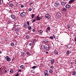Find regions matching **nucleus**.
I'll use <instances>...</instances> for the list:
<instances>
[{"label": "nucleus", "mask_w": 76, "mask_h": 76, "mask_svg": "<svg viewBox=\"0 0 76 76\" xmlns=\"http://www.w3.org/2000/svg\"><path fill=\"white\" fill-rule=\"evenodd\" d=\"M25 15H26L25 13L24 12H23L20 14V16L21 18H23L25 17Z\"/></svg>", "instance_id": "f257e3e1"}, {"label": "nucleus", "mask_w": 76, "mask_h": 76, "mask_svg": "<svg viewBox=\"0 0 76 76\" xmlns=\"http://www.w3.org/2000/svg\"><path fill=\"white\" fill-rule=\"evenodd\" d=\"M5 59L7 61H10L11 60V59L10 58H9V57L8 56H6L5 57Z\"/></svg>", "instance_id": "f03ea898"}, {"label": "nucleus", "mask_w": 76, "mask_h": 76, "mask_svg": "<svg viewBox=\"0 0 76 76\" xmlns=\"http://www.w3.org/2000/svg\"><path fill=\"white\" fill-rule=\"evenodd\" d=\"M50 48V46L46 44L45 45V50H48Z\"/></svg>", "instance_id": "7ed1b4c3"}, {"label": "nucleus", "mask_w": 76, "mask_h": 76, "mask_svg": "<svg viewBox=\"0 0 76 76\" xmlns=\"http://www.w3.org/2000/svg\"><path fill=\"white\" fill-rule=\"evenodd\" d=\"M56 16L58 18L60 19L61 17V14H60V13L58 12L56 14Z\"/></svg>", "instance_id": "20e7f679"}, {"label": "nucleus", "mask_w": 76, "mask_h": 76, "mask_svg": "<svg viewBox=\"0 0 76 76\" xmlns=\"http://www.w3.org/2000/svg\"><path fill=\"white\" fill-rule=\"evenodd\" d=\"M45 18H47V19H50V14L48 13L46 14L45 15Z\"/></svg>", "instance_id": "39448f33"}, {"label": "nucleus", "mask_w": 76, "mask_h": 76, "mask_svg": "<svg viewBox=\"0 0 76 76\" xmlns=\"http://www.w3.org/2000/svg\"><path fill=\"white\" fill-rule=\"evenodd\" d=\"M42 19V18H41V17H39L38 15L36 17V19L37 20H39L40 19Z\"/></svg>", "instance_id": "423d86ee"}, {"label": "nucleus", "mask_w": 76, "mask_h": 76, "mask_svg": "<svg viewBox=\"0 0 76 76\" xmlns=\"http://www.w3.org/2000/svg\"><path fill=\"white\" fill-rule=\"evenodd\" d=\"M67 3V2L66 1L61 2V4L62 6H64Z\"/></svg>", "instance_id": "0eeeda50"}, {"label": "nucleus", "mask_w": 76, "mask_h": 76, "mask_svg": "<svg viewBox=\"0 0 76 76\" xmlns=\"http://www.w3.org/2000/svg\"><path fill=\"white\" fill-rule=\"evenodd\" d=\"M71 6H70L68 4H67L65 6L66 8H67V9H70V7Z\"/></svg>", "instance_id": "6e6552de"}, {"label": "nucleus", "mask_w": 76, "mask_h": 76, "mask_svg": "<svg viewBox=\"0 0 76 76\" xmlns=\"http://www.w3.org/2000/svg\"><path fill=\"white\" fill-rule=\"evenodd\" d=\"M48 42V39H45L43 41V42H44V43H47Z\"/></svg>", "instance_id": "1a4fd4ad"}, {"label": "nucleus", "mask_w": 76, "mask_h": 76, "mask_svg": "<svg viewBox=\"0 0 76 76\" xmlns=\"http://www.w3.org/2000/svg\"><path fill=\"white\" fill-rule=\"evenodd\" d=\"M75 0H70L69 2V4H70V3H73V2H75Z\"/></svg>", "instance_id": "9d476101"}, {"label": "nucleus", "mask_w": 76, "mask_h": 76, "mask_svg": "<svg viewBox=\"0 0 76 76\" xmlns=\"http://www.w3.org/2000/svg\"><path fill=\"white\" fill-rule=\"evenodd\" d=\"M55 3L58 6V5H59V4H60V3H59V1H56V2Z\"/></svg>", "instance_id": "9b49d317"}, {"label": "nucleus", "mask_w": 76, "mask_h": 76, "mask_svg": "<svg viewBox=\"0 0 76 76\" xmlns=\"http://www.w3.org/2000/svg\"><path fill=\"white\" fill-rule=\"evenodd\" d=\"M67 48H70L71 47H72V45L71 44H69L67 46Z\"/></svg>", "instance_id": "f8f14e48"}, {"label": "nucleus", "mask_w": 76, "mask_h": 76, "mask_svg": "<svg viewBox=\"0 0 76 76\" xmlns=\"http://www.w3.org/2000/svg\"><path fill=\"white\" fill-rule=\"evenodd\" d=\"M39 34L41 35L42 33V30H40L38 32Z\"/></svg>", "instance_id": "ddd939ff"}, {"label": "nucleus", "mask_w": 76, "mask_h": 76, "mask_svg": "<svg viewBox=\"0 0 76 76\" xmlns=\"http://www.w3.org/2000/svg\"><path fill=\"white\" fill-rule=\"evenodd\" d=\"M55 61L54 60V59H52L51 61V64H54V61Z\"/></svg>", "instance_id": "4468645a"}, {"label": "nucleus", "mask_w": 76, "mask_h": 76, "mask_svg": "<svg viewBox=\"0 0 76 76\" xmlns=\"http://www.w3.org/2000/svg\"><path fill=\"white\" fill-rule=\"evenodd\" d=\"M10 45H11L12 46V47H13V46H14V45H15V44H14V43H13V42H12L10 44Z\"/></svg>", "instance_id": "2eb2a0df"}, {"label": "nucleus", "mask_w": 76, "mask_h": 76, "mask_svg": "<svg viewBox=\"0 0 76 76\" xmlns=\"http://www.w3.org/2000/svg\"><path fill=\"white\" fill-rule=\"evenodd\" d=\"M41 47L42 49H44L45 50V46H44V45H42Z\"/></svg>", "instance_id": "dca6fc26"}, {"label": "nucleus", "mask_w": 76, "mask_h": 76, "mask_svg": "<svg viewBox=\"0 0 76 76\" xmlns=\"http://www.w3.org/2000/svg\"><path fill=\"white\" fill-rule=\"evenodd\" d=\"M14 6V4H10L9 5V6L10 7H12V6Z\"/></svg>", "instance_id": "f3484780"}, {"label": "nucleus", "mask_w": 76, "mask_h": 76, "mask_svg": "<svg viewBox=\"0 0 76 76\" xmlns=\"http://www.w3.org/2000/svg\"><path fill=\"white\" fill-rule=\"evenodd\" d=\"M23 27H24V28H27V25H26V24L25 23L23 25Z\"/></svg>", "instance_id": "a211bd4d"}, {"label": "nucleus", "mask_w": 76, "mask_h": 76, "mask_svg": "<svg viewBox=\"0 0 76 76\" xmlns=\"http://www.w3.org/2000/svg\"><path fill=\"white\" fill-rule=\"evenodd\" d=\"M47 30H48V31H50V30H51V28L50 27V26H49L47 28Z\"/></svg>", "instance_id": "6ab92c4d"}, {"label": "nucleus", "mask_w": 76, "mask_h": 76, "mask_svg": "<svg viewBox=\"0 0 76 76\" xmlns=\"http://www.w3.org/2000/svg\"><path fill=\"white\" fill-rule=\"evenodd\" d=\"M54 53V54H56V55H58V51H55Z\"/></svg>", "instance_id": "aec40b11"}, {"label": "nucleus", "mask_w": 76, "mask_h": 76, "mask_svg": "<svg viewBox=\"0 0 76 76\" xmlns=\"http://www.w3.org/2000/svg\"><path fill=\"white\" fill-rule=\"evenodd\" d=\"M11 17L12 19H14L15 18V15H12L11 16Z\"/></svg>", "instance_id": "412c9836"}, {"label": "nucleus", "mask_w": 76, "mask_h": 76, "mask_svg": "<svg viewBox=\"0 0 76 76\" xmlns=\"http://www.w3.org/2000/svg\"><path fill=\"white\" fill-rule=\"evenodd\" d=\"M73 74H72V75H75L76 74V71H74L73 72Z\"/></svg>", "instance_id": "4be33fe9"}, {"label": "nucleus", "mask_w": 76, "mask_h": 76, "mask_svg": "<svg viewBox=\"0 0 76 76\" xmlns=\"http://www.w3.org/2000/svg\"><path fill=\"white\" fill-rule=\"evenodd\" d=\"M28 30H31L32 27L31 26H28Z\"/></svg>", "instance_id": "5701e85b"}, {"label": "nucleus", "mask_w": 76, "mask_h": 76, "mask_svg": "<svg viewBox=\"0 0 76 76\" xmlns=\"http://www.w3.org/2000/svg\"><path fill=\"white\" fill-rule=\"evenodd\" d=\"M26 39H29V36L28 35H26Z\"/></svg>", "instance_id": "b1692460"}, {"label": "nucleus", "mask_w": 76, "mask_h": 76, "mask_svg": "<svg viewBox=\"0 0 76 76\" xmlns=\"http://www.w3.org/2000/svg\"><path fill=\"white\" fill-rule=\"evenodd\" d=\"M20 67L21 69H24V68H25L24 66H23V65H22L20 66Z\"/></svg>", "instance_id": "393cba45"}, {"label": "nucleus", "mask_w": 76, "mask_h": 76, "mask_svg": "<svg viewBox=\"0 0 76 76\" xmlns=\"http://www.w3.org/2000/svg\"><path fill=\"white\" fill-rule=\"evenodd\" d=\"M10 72L11 73H13V69H11L10 71Z\"/></svg>", "instance_id": "a878e982"}, {"label": "nucleus", "mask_w": 76, "mask_h": 76, "mask_svg": "<svg viewBox=\"0 0 76 76\" xmlns=\"http://www.w3.org/2000/svg\"><path fill=\"white\" fill-rule=\"evenodd\" d=\"M50 39H52V40H53V39H54V38L53 36H50Z\"/></svg>", "instance_id": "bb28decb"}, {"label": "nucleus", "mask_w": 76, "mask_h": 76, "mask_svg": "<svg viewBox=\"0 0 76 76\" xmlns=\"http://www.w3.org/2000/svg\"><path fill=\"white\" fill-rule=\"evenodd\" d=\"M63 11H66L67 10V9L65 8H63L62 9Z\"/></svg>", "instance_id": "cd10ccee"}, {"label": "nucleus", "mask_w": 76, "mask_h": 76, "mask_svg": "<svg viewBox=\"0 0 76 76\" xmlns=\"http://www.w3.org/2000/svg\"><path fill=\"white\" fill-rule=\"evenodd\" d=\"M69 53H69V51L68 50L66 52V54H67V55H69Z\"/></svg>", "instance_id": "c85d7f7f"}, {"label": "nucleus", "mask_w": 76, "mask_h": 76, "mask_svg": "<svg viewBox=\"0 0 76 76\" xmlns=\"http://www.w3.org/2000/svg\"><path fill=\"white\" fill-rule=\"evenodd\" d=\"M50 68H51V69H52L53 70V69H54V66H50Z\"/></svg>", "instance_id": "c756f323"}, {"label": "nucleus", "mask_w": 76, "mask_h": 76, "mask_svg": "<svg viewBox=\"0 0 76 76\" xmlns=\"http://www.w3.org/2000/svg\"><path fill=\"white\" fill-rule=\"evenodd\" d=\"M34 16H35V15L34 14H32L31 16V18H34Z\"/></svg>", "instance_id": "7c9ffc66"}, {"label": "nucleus", "mask_w": 76, "mask_h": 76, "mask_svg": "<svg viewBox=\"0 0 76 76\" xmlns=\"http://www.w3.org/2000/svg\"><path fill=\"white\" fill-rule=\"evenodd\" d=\"M53 71L52 70H49V72L50 73H53Z\"/></svg>", "instance_id": "2f4dec72"}, {"label": "nucleus", "mask_w": 76, "mask_h": 76, "mask_svg": "<svg viewBox=\"0 0 76 76\" xmlns=\"http://www.w3.org/2000/svg\"><path fill=\"white\" fill-rule=\"evenodd\" d=\"M54 6H55V7H57V6H58V5L55 3L54 4Z\"/></svg>", "instance_id": "473e14b6"}, {"label": "nucleus", "mask_w": 76, "mask_h": 76, "mask_svg": "<svg viewBox=\"0 0 76 76\" xmlns=\"http://www.w3.org/2000/svg\"><path fill=\"white\" fill-rule=\"evenodd\" d=\"M45 74L48 73V71H47V70H45Z\"/></svg>", "instance_id": "72a5a7b5"}, {"label": "nucleus", "mask_w": 76, "mask_h": 76, "mask_svg": "<svg viewBox=\"0 0 76 76\" xmlns=\"http://www.w3.org/2000/svg\"><path fill=\"white\" fill-rule=\"evenodd\" d=\"M29 11H31L32 10V8L30 7L28 9Z\"/></svg>", "instance_id": "f704fd0d"}, {"label": "nucleus", "mask_w": 76, "mask_h": 76, "mask_svg": "<svg viewBox=\"0 0 76 76\" xmlns=\"http://www.w3.org/2000/svg\"><path fill=\"white\" fill-rule=\"evenodd\" d=\"M20 7L21 8H23V7H24V5H20Z\"/></svg>", "instance_id": "c9c22d12"}, {"label": "nucleus", "mask_w": 76, "mask_h": 76, "mask_svg": "<svg viewBox=\"0 0 76 76\" xmlns=\"http://www.w3.org/2000/svg\"><path fill=\"white\" fill-rule=\"evenodd\" d=\"M24 54H25V52H22L21 53V55L22 56H24Z\"/></svg>", "instance_id": "e433bc0d"}, {"label": "nucleus", "mask_w": 76, "mask_h": 76, "mask_svg": "<svg viewBox=\"0 0 76 76\" xmlns=\"http://www.w3.org/2000/svg\"><path fill=\"white\" fill-rule=\"evenodd\" d=\"M32 4L34 5V4H33L32 2L30 3H29L30 6H31V5H32Z\"/></svg>", "instance_id": "4c0bfd02"}, {"label": "nucleus", "mask_w": 76, "mask_h": 76, "mask_svg": "<svg viewBox=\"0 0 76 76\" xmlns=\"http://www.w3.org/2000/svg\"><path fill=\"white\" fill-rule=\"evenodd\" d=\"M27 54L28 55V56H30V53L29 52H28L27 53Z\"/></svg>", "instance_id": "58836bf2"}, {"label": "nucleus", "mask_w": 76, "mask_h": 76, "mask_svg": "<svg viewBox=\"0 0 76 76\" xmlns=\"http://www.w3.org/2000/svg\"><path fill=\"white\" fill-rule=\"evenodd\" d=\"M36 67H37V66H34L32 67V69H35Z\"/></svg>", "instance_id": "ea45409f"}, {"label": "nucleus", "mask_w": 76, "mask_h": 76, "mask_svg": "<svg viewBox=\"0 0 76 76\" xmlns=\"http://www.w3.org/2000/svg\"><path fill=\"white\" fill-rule=\"evenodd\" d=\"M33 32H35V28H33L32 30Z\"/></svg>", "instance_id": "a19ab883"}, {"label": "nucleus", "mask_w": 76, "mask_h": 76, "mask_svg": "<svg viewBox=\"0 0 76 76\" xmlns=\"http://www.w3.org/2000/svg\"><path fill=\"white\" fill-rule=\"evenodd\" d=\"M27 24L28 25V26H29V22L28 21L27 22Z\"/></svg>", "instance_id": "79ce46f5"}, {"label": "nucleus", "mask_w": 76, "mask_h": 76, "mask_svg": "<svg viewBox=\"0 0 76 76\" xmlns=\"http://www.w3.org/2000/svg\"><path fill=\"white\" fill-rule=\"evenodd\" d=\"M3 0H0V2L1 3H3Z\"/></svg>", "instance_id": "37998d69"}, {"label": "nucleus", "mask_w": 76, "mask_h": 76, "mask_svg": "<svg viewBox=\"0 0 76 76\" xmlns=\"http://www.w3.org/2000/svg\"><path fill=\"white\" fill-rule=\"evenodd\" d=\"M35 19L36 18H35V20H33V21H32V23H33V22H35Z\"/></svg>", "instance_id": "c03bdc74"}, {"label": "nucleus", "mask_w": 76, "mask_h": 76, "mask_svg": "<svg viewBox=\"0 0 76 76\" xmlns=\"http://www.w3.org/2000/svg\"><path fill=\"white\" fill-rule=\"evenodd\" d=\"M45 76H48V74H45Z\"/></svg>", "instance_id": "a18cd8bd"}, {"label": "nucleus", "mask_w": 76, "mask_h": 76, "mask_svg": "<svg viewBox=\"0 0 76 76\" xmlns=\"http://www.w3.org/2000/svg\"><path fill=\"white\" fill-rule=\"evenodd\" d=\"M67 27L68 28H70V26L69 25H68Z\"/></svg>", "instance_id": "49530a36"}, {"label": "nucleus", "mask_w": 76, "mask_h": 76, "mask_svg": "<svg viewBox=\"0 0 76 76\" xmlns=\"http://www.w3.org/2000/svg\"><path fill=\"white\" fill-rule=\"evenodd\" d=\"M73 63L72 62H70V64H73Z\"/></svg>", "instance_id": "de8ad7c7"}, {"label": "nucleus", "mask_w": 76, "mask_h": 76, "mask_svg": "<svg viewBox=\"0 0 76 76\" xmlns=\"http://www.w3.org/2000/svg\"><path fill=\"white\" fill-rule=\"evenodd\" d=\"M32 44H31V43H30L29 44V46H32Z\"/></svg>", "instance_id": "09e8293b"}, {"label": "nucleus", "mask_w": 76, "mask_h": 76, "mask_svg": "<svg viewBox=\"0 0 76 76\" xmlns=\"http://www.w3.org/2000/svg\"><path fill=\"white\" fill-rule=\"evenodd\" d=\"M19 71L20 72H22V70L19 69Z\"/></svg>", "instance_id": "8fccbe9b"}, {"label": "nucleus", "mask_w": 76, "mask_h": 76, "mask_svg": "<svg viewBox=\"0 0 76 76\" xmlns=\"http://www.w3.org/2000/svg\"><path fill=\"white\" fill-rule=\"evenodd\" d=\"M53 37L54 38H55V39L56 38V37H55V35H53Z\"/></svg>", "instance_id": "3c124183"}, {"label": "nucleus", "mask_w": 76, "mask_h": 76, "mask_svg": "<svg viewBox=\"0 0 76 76\" xmlns=\"http://www.w3.org/2000/svg\"><path fill=\"white\" fill-rule=\"evenodd\" d=\"M19 75V74H17L16 75H15V76H18Z\"/></svg>", "instance_id": "603ef678"}, {"label": "nucleus", "mask_w": 76, "mask_h": 76, "mask_svg": "<svg viewBox=\"0 0 76 76\" xmlns=\"http://www.w3.org/2000/svg\"><path fill=\"white\" fill-rule=\"evenodd\" d=\"M46 32H47V33H48V30H46Z\"/></svg>", "instance_id": "864d4df0"}, {"label": "nucleus", "mask_w": 76, "mask_h": 76, "mask_svg": "<svg viewBox=\"0 0 76 76\" xmlns=\"http://www.w3.org/2000/svg\"><path fill=\"white\" fill-rule=\"evenodd\" d=\"M46 54H48V52H45Z\"/></svg>", "instance_id": "5fc2aeb1"}, {"label": "nucleus", "mask_w": 76, "mask_h": 76, "mask_svg": "<svg viewBox=\"0 0 76 76\" xmlns=\"http://www.w3.org/2000/svg\"><path fill=\"white\" fill-rule=\"evenodd\" d=\"M1 53H2L1 51V50H0V54H1Z\"/></svg>", "instance_id": "6e6d98bb"}, {"label": "nucleus", "mask_w": 76, "mask_h": 76, "mask_svg": "<svg viewBox=\"0 0 76 76\" xmlns=\"http://www.w3.org/2000/svg\"><path fill=\"white\" fill-rule=\"evenodd\" d=\"M5 73H7V71L6 70H5Z\"/></svg>", "instance_id": "4d7b16f0"}, {"label": "nucleus", "mask_w": 76, "mask_h": 76, "mask_svg": "<svg viewBox=\"0 0 76 76\" xmlns=\"http://www.w3.org/2000/svg\"><path fill=\"white\" fill-rule=\"evenodd\" d=\"M31 72H32V73H33V72H32V70H31Z\"/></svg>", "instance_id": "13d9d810"}, {"label": "nucleus", "mask_w": 76, "mask_h": 76, "mask_svg": "<svg viewBox=\"0 0 76 76\" xmlns=\"http://www.w3.org/2000/svg\"><path fill=\"white\" fill-rule=\"evenodd\" d=\"M63 0V1H65L66 0Z\"/></svg>", "instance_id": "bf43d9fd"}, {"label": "nucleus", "mask_w": 76, "mask_h": 76, "mask_svg": "<svg viewBox=\"0 0 76 76\" xmlns=\"http://www.w3.org/2000/svg\"><path fill=\"white\" fill-rule=\"evenodd\" d=\"M75 64H76V62H75Z\"/></svg>", "instance_id": "052dcab7"}, {"label": "nucleus", "mask_w": 76, "mask_h": 76, "mask_svg": "<svg viewBox=\"0 0 76 76\" xmlns=\"http://www.w3.org/2000/svg\"><path fill=\"white\" fill-rule=\"evenodd\" d=\"M0 70H1V68L0 69Z\"/></svg>", "instance_id": "680f3d73"}, {"label": "nucleus", "mask_w": 76, "mask_h": 76, "mask_svg": "<svg viewBox=\"0 0 76 76\" xmlns=\"http://www.w3.org/2000/svg\"><path fill=\"white\" fill-rule=\"evenodd\" d=\"M75 9H76V7H75Z\"/></svg>", "instance_id": "e2e57ef3"}, {"label": "nucleus", "mask_w": 76, "mask_h": 76, "mask_svg": "<svg viewBox=\"0 0 76 76\" xmlns=\"http://www.w3.org/2000/svg\"><path fill=\"white\" fill-rule=\"evenodd\" d=\"M10 11H11V10H10Z\"/></svg>", "instance_id": "0e129e2a"}, {"label": "nucleus", "mask_w": 76, "mask_h": 76, "mask_svg": "<svg viewBox=\"0 0 76 76\" xmlns=\"http://www.w3.org/2000/svg\"><path fill=\"white\" fill-rule=\"evenodd\" d=\"M39 76H40L39 75Z\"/></svg>", "instance_id": "69168bd1"}]
</instances>
